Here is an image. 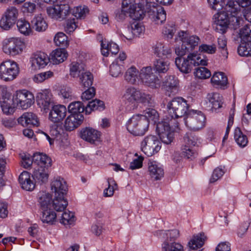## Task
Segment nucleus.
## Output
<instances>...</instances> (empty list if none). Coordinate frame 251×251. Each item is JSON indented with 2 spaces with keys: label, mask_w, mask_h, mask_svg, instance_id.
<instances>
[{
  "label": "nucleus",
  "mask_w": 251,
  "mask_h": 251,
  "mask_svg": "<svg viewBox=\"0 0 251 251\" xmlns=\"http://www.w3.org/2000/svg\"><path fill=\"white\" fill-rule=\"evenodd\" d=\"M145 13H148L155 24H161L166 19L164 8L151 0H140L138 5L131 6L129 8V16L134 20H140L143 19Z\"/></svg>",
  "instance_id": "1"
},
{
  "label": "nucleus",
  "mask_w": 251,
  "mask_h": 251,
  "mask_svg": "<svg viewBox=\"0 0 251 251\" xmlns=\"http://www.w3.org/2000/svg\"><path fill=\"white\" fill-rule=\"evenodd\" d=\"M227 3L225 4L223 9L230 17L231 25L236 27L239 25L240 18V6L246 7L243 11V16L245 20L251 23V0H237L236 1L232 0H227Z\"/></svg>",
  "instance_id": "2"
},
{
  "label": "nucleus",
  "mask_w": 251,
  "mask_h": 251,
  "mask_svg": "<svg viewBox=\"0 0 251 251\" xmlns=\"http://www.w3.org/2000/svg\"><path fill=\"white\" fill-rule=\"evenodd\" d=\"M167 115L166 121L174 124L175 127L178 126L176 119L184 115L187 116L189 110V105L187 101L182 97H176L170 101L167 105Z\"/></svg>",
  "instance_id": "3"
},
{
  "label": "nucleus",
  "mask_w": 251,
  "mask_h": 251,
  "mask_svg": "<svg viewBox=\"0 0 251 251\" xmlns=\"http://www.w3.org/2000/svg\"><path fill=\"white\" fill-rule=\"evenodd\" d=\"M179 56L176 58L175 64L177 68L185 74L191 72L194 67L207 65V60L201 59L199 55L196 53H190L186 57Z\"/></svg>",
  "instance_id": "4"
},
{
  "label": "nucleus",
  "mask_w": 251,
  "mask_h": 251,
  "mask_svg": "<svg viewBox=\"0 0 251 251\" xmlns=\"http://www.w3.org/2000/svg\"><path fill=\"white\" fill-rule=\"evenodd\" d=\"M127 130L134 136H143L148 131L149 122L141 114L132 116L126 123Z\"/></svg>",
  "instance_id": "5"
},
{
  "label": "nucleus",
  "mask_w": 251,
  "mask_h": 251,
  "mask_svg": "<svg viewBox=\"0 0 251 251\" xmlns=\"http://www.w3.org/2000/svg\"><path fill=\"white\" fill-rule=\"evenodd\" d=\"M178 39L182 42L181 47L176 49V53L178 56H184L198 45L200 38L197 36H188L186 31H181L178 33Z\"/></svg>",
  "instance_id": "6"
},
{
  "label": "nucleus",
  "mask_w": 251,
  "mask_h": 251,
  "mask_svg": "<svg viewBox=\"0 0 251 251\" xmlns=\"http://www.w3.org/2000/svg\"><path fill=\"white\" fill-rule=\"evenodd\" d=\"M19 71L16 62L10 60L4 61L0 64V79L5 82L11 81L17 77Z\"/></svg>",
  "instance_id": "7"
},
{
  "label": "nucleus",
  "mask_w": 251,
  "mask_h": 251,
  "mask_svg": "<svg viewBox=\"0 0 251 251\" xmlns=\"http://www.w3.org/2000/svg\"><path fill=\"white\" fill-rule=\"evenodd\" d=\"M184 122L191 130H199L204 126L205 117L201 111L190 110L188 111Z\"/></svg>",
  "instance_id": "8"
},
{
  "label": "nucleus",
  "mask_w": 251,
  "mask_h": 251,
  "mask_svg": "<svg viewBox=\"0 0 251 251\" xmlns=\"http://www.w3.org/2000/svg\"><path fill=\"white\" fill-rule=\"evenodd\" d=\"M25 43L21 39L12 37L5 39L2 42V50L6 54L15 56L22 53Z\"/></svg>",
  "instance_id": "9"
},
{
  "label": "nucleus",
  "mask_w": 251,
  "mask_h": 251,
  "mask_svg": "<svg viewBox=\"0 0 251 251\" xmlns=\"http://www.w3.org/2000/svg\"><path fill=\"white\" fill-rule=\"evenodd\" d=\"M251 29L250 25L247 24L240 30L241 43L238 48V54L242 56H249L251 52Z\"/></svg>",
  "instance_id": "10"
},
{
  "label": "nucleus",
  "mask_w": 251,
  "mask_h": 251,
  "mask_svg": "<svg viewBox=\"0 0 251 251\" xmlns=\"http://www.w3.org/2000/svg\"><path fill=\"white\" fill-rule=\"evenodd\" d=\"M175 127L174 124L167 121L158 122L156 125V132L161 141L165 144H171L174 138L173 129Z\"/></svg>",
  "instance_id": "11"
},
{
  "label": "nucleus",
  "mask_w": 251,
  "mask_h": 251,
  "mask_svg": "<svg viewBox=\"0 0 251 251\" xmlns=\"http://www.w3.org/2000/svg\"><path fill=\"white\" fill-rule=\"evenodd\" d=\"M139 77L146 86L152 89H157L160 86V80L153 72L151 67L142 68L140 72Z\"/></svg>",
  "instance_id": "12"
},
{
  "label": "nucleus",
  "mask_w": 251,
  "mask_h": 251,
  "mask_svg": "<svg viewBox=\"0 0 251 251\" xmlns=\"http://www.w3.org/2000/svg\"><path fill=\"white\" fill-rule=\"evenodd\" d=\"M142 151L148 156H151L159 151L161 143L157 137L149 135L144 138L141 144Z\"/></svg>",
  "instance_id": "13"
},
{
  "label": "nucleus",
  "mask_w": 251,
  "mask_h": 251,
  "mask_svg": "<svg viewBox=\"0 0 251 251\" xmlns=\"http://www.w3.org/2000/svg\"><path fill=\"white\" fill-rule=\"evenodd\" d=\"M12 101L23 109H26L34 102L33 95L26 90L16 91L13 96Z\"/></svg>",
  "instance_id": "14"
},
{
  "label": "nucleus",
  "mask_w": 251,
  "mask_h": 251,
  "mask_svg": "<svg viewBox=\"0 0 251 251\" xmlns=\"http://www.w3.org/2000/svg\"><path fill=\"white\" fill-rule=\"evenodd\" d=\"M18 15V11L15 7H8L0 21V26L4 30H9L15 24Z\"/></svg>",
  "instance_id": "15"
},
{
  "label": "nucleus",
  "mask_w": 251,
  "mask_h": 251,
  "mask_svg": "<svg viewBox=\"0 0 251 251\" xmlns=\"http://www.w3.org/2000/svg\"><path fill=\"white\" fill-rule=\"evenodd\" d=\"M70 12V7L68 4H56L47 8V13L49 17L56 20L63 19Z\"/></svg>",
  "instance_id": "16"
},
{
  "label": "nucleus",
  "mask_w": 251,
  "mask_h": 251,
  "mask_svg": "<svg viewBox=\"0 0 251 251\" xmlns=\"http://www.w3.org/2000/svg\"><path fill=\"white\" fill-rule=\"evenodd\" d=\"M38 105L46 112L53 105L52 95L51 92L48 90L38 93L36 96Z\"/></svg>",
  "instance_id": "17"
},
{
  "label": "nucleus",
  "mask_w": 251,
  "mask_h": 251,
  "mask_svg": "<svg viewBox=\"0 0 251 251\" xmlns=\"http://www.w3.org/2000/svg\"><path fill=\"white\" fill-rule=\"evenodd\" d=\"M218 11L217 14H215L214 17L216 25L215 30L218 32L224 33L228 26L229 24L231 23L230 17L225 12V11Z\"/></svg>",
  "instance_id": "18"
},
{
  "label": "nucleus",
  "mask_w": 251,
  "mask_h": 251,
  "mask_svg": "<svg viewBox=\"0 0 251 251\" xmlns=\"http://www.w3.org/2000/svg\"><path fill=\"white\" fill-rule=\"evenodd\" d=\"M49 113V119L52 122L59 123L62 121L66 115L67 109L63 105H52Z\"/></svg>",
  "instance_id": "19"
},
{
  "label": "nucleus",
  "mask_w": 251,
  "mask_h": 251,
  "mask_svg": "<svg viewBox=\"0 0 251 251\" xmlns=\"http://www.w3.org/2000/svg\"><path fill=\"white\" fill-rule=\"evenodd\" d=\"M50 58L44 52H39L32 55L30 57L31 66L34 69L44 68L49 63Z\"/></svg>",
  "instance_id": "20"
},
{
  "label": "nucleus",
  "mask_w": 251,
  "mask_h": 251,
  "mask_svg": "<svg viewBox=\"0 0 251 251\" xmlns=\"http://www.w3.org/2000/svg\"><path fill=\"white\" fill-rule=\"evenodd\" d=\"M18 122L23 126H38L39 122L37 116L31 112L24 113L18 119Z\"/></svg>",
  "instance_id": "21"
},
{
  "label": "nucleus",
  "mask_w": 251,
  "mask_h": 251,
  "mask_svg": "<svg viewBox=\"0 0 251 251\" xmlns=\"http://www.w3.org/2000/svg\"><path fill=\"white\" fill-rule=\"evenodd\" d=\"M148 171L150 176L154 180H159L164 176V169L162 166L155 161H149Z\"/></svg>",
  "instance_id": "22"
},
{
  "label": "nucleus",
  "mask_w": 251,
  "mask_h": 251,
  "mask_svg": "<svg viewBox=\"0 0 251 251\" xmlns=\"http://www.w3.org/2000/svg\"><path fill=\"white\" fill-rule=\"evenodd\" d=\"M178 84V81L174 76H167L163 82L162 88L165 91L166 95L170 96L177 91Z\"/></svg>",
  "instance_id": "23"
},
{
  "label": "nucleus",
  "mask_w": 251,
  "mask_h": 251,
  "mask_svg": "<svg viewBox=\"0 0 251 251\" xmlns=\"http://www.w3.org/2000/svg\"><path fill=\"white\" fill-rule=\"evenodd\" d=\"M80 135L82 139L93 144L99 140L100 133L93 128L86 127L81 130Z\"/></svg>",
  "instance_id": "24"
},
{
  "label": "nucleus",
  "mask_w": 251,
  "mask_h": 251,
  "mask_svg": "<svg viewBox=\"0 0 251 251\" xmlns=\"http://www.w3.org/2000/svg\"><path fill=\"white\" fill-rule=\"evenodd\" d=\"M51 189L55 196H64L67 191L66 182L62 178H57L51 182Z\"/></svg>",
  "instance_id": "25"
},
{
  "label": "nucleus",
  "mask_w": 251,
  "mask_h": 251,
  "mask_svg": "<svg viewBox=\"0 0 251 251\" xmlns=\"http://www.w3.org/2000/svg\"><path fill=\"white\" fill-rule=\"evenodd\" d=\"M83 120V115L79 114L75 116L71 114L65 120V127L67 130H73L82 123Z\"/></svg>",
  "instance_id": "26"
},
{
  "label": "nucleus",
  "mask_w": 251,
  "mask_h": 251,
  "mask_svg": "<svg viewBox=\"0 0 251 251\" xmlns=\"http://www.w3.org/2000/svg\"><path fill=\"white\" fill-rule=\"evenodd\" d=\"M33 161L36 167L49 168L51 164V158L47 154L40 152L33 154Z\"/></svg>",
  "instance_id": "27"
},
{
  "label": "nucleus",
  "mask_w": 251,
  "mask_h": 251,
  "mask_svg": "<svg viewBox=\"0 0 251 251\" xmlns=\"http://www.w3.org/2000/svg\"><path fill=\"white\" fill-rule=\"evenodd\" d=\"M19 181L22 188L26 191H32L35 184L31 179L30 174L26 171L23 172L19 177Z\"/></svg>",
  "instance_id": "28"
},
{
  "label": "nucleus",
  "mask_w": 251,
  "mask_h": 251,
  "mask_svg": "<svg viewBox=\"0 0 251 251\" xmlns=\"http://www.w3.org/2000/svg\"><path fill=\"white\" fill-rule=\"evenodd\" d=\"M35 181L40 184L46 183L48 180V168L35 167L32 174Z\"/></svg>",
  "instance_id": "29"
},
{
  "label": "nucleus",
  "mask_w": 251,
  "mask_h": 251,
  "mask_svg": "<svg viewBox=\"0 0 251 251\" xmlns=\"http://www.w3.org/2000/svg\"><path fill=\"white\" fill-rule=\"evenodd\" d=\"M153 50L154 53L161 58H169L172 53V50L169 47L161 43H157L153 48Z\"/></svg>",
  "instance_id": "30"
},
{
  "label": "nucleus",
  "mask_w": 251,
  "mask_h": 251,
  "mask_svg": "<svg viewBox=\"0 0 251 251\" xmlns=\"http://www.w3.org/2000/svg\"><path fill=\"white\" fill-rule=\"evenodd\" d=\"M127 30L129 32H132L131 35H125L122 34L121 36L127 40H131L134 36L137 37L142 34L145 30V27L142 23L134 22L131 25V27L128 28Z\"/></svg>",
  "instance_id": "31"
},
{
  "label": "nucleus",
  "mask_w": 251,
  "mask_h": 251,
  "mask_svg": "<svg viewBox=\"0 0 251 251\" xmlns=\"http://www.w3.org/2000/svg\"><path fill=\"white\" fill-rule=\"evenodd\" d=\"M68 54L66 50L63 49H56L51 53L50 60L54 64H58L63 62L67 59Z\"/></svg>",
  "instance_id": "32"
},
{
  "label": "nucleus",
  "mask_w": 251,
  "mask_h": 251,
  "mask_svg": "<svg viewBox=\"0 0 251 251\" xmlns=\"http://www.w3.org/2000/svg\"><path fill=\"white\" fill-rule=\"evenodd\" d=\"M211 83L213 85L225 89L226 88L227 78L222 72L215 73L211 79Z\"/></svg>",
  "instance_id": "33"
},
{
  "label": "nucleus",
  "mask_w": 251,
  "mask_h": 251,
  "mask_svg": "<svg viewBox=\"0 0 251 251\" xmlns=\"http://www.w3.org/2000/svg\"><path fill=\"white\" fill-rule=\"evenodd\" d=\"M139 95V90L131 86L126 89L122 98L125 101L134 103L137 101Z\"/></svg>",
  "instance_id": "34"
},
{
  "label": "nucleus",
  "mask_w": 251,
  "mask_h": 251,
  "mask_svg": "<svg viewBox=\"0 0 251 251\" xmlns=\"http://www.w3.org/2000/svg\"><path fill=\"white\" fill-rule=\"evenodd\" d=\"M161 251H185V250L179 242L165 240L161 245Z\"/></svg>",
  "instance_id": "35"
},
{
  "label": "nucleus",
  "mask_w": 251,
  "mask_h": 251,
  "mask_svg": "<svg viewBox=\"0 0 251 251\" xmlns=\"http://www.w3.org/2000/svg\"><path fill=\"white\" fill-rule=\"evenodd\" d=\"M52 196L48 192L40 191L38 194V202L41 209L50 208Z\"/></svg>",
  "instance_id": "36"
},
{
  "label": "nucleus",
  "mask_w": 251,
  "mask_h": 251,
  "mask_svg": "<svg viewBox=\"0 0 251 251\" xmlns=\"http://www.w3.org/2000/svg\"><path fill=\"white\" fill-rule=\"evenodd\" d=\"M41 220L43 223L53 225L56 220V214L50 208L41 209Z\"/></svg>",
  "instance_id": "37"
},
{
  "label": "nucleus",
  "mask_w": 251,
  "mask_h": 251,
  "mask_svg": "<svg viewBox=\"0 0 251 251\" xmlns=\"http://www.w3.org/2000/svg\"><path fill=\"white\" fill-rule=\"evenodd\" d=\"M207 98L212 105V109L217 110L222 107L224 99L220 94L218 93L208 94Z\"/></svg>",
  "instance_id": "38"
},
{
  "label": "nucleus",
  "mask_w": 251,
  "mask_h": 251,
  "mask_svg": "<svg viewBox=\"0 0 251 251\" xmlns=\"http://www.w3.org/2000/svg\"><path fill=\"white\" fill-rule=\"evenodd\" d=\"M33 29L38 32H43L48 28V24L41 15L35 16L31 21Z\"/></svg>",
  "instance_id": "39"
},
{
  "label": "nucleus",
  "mask_w": 251,
  "mask_h": 251,
  "mask_svg": "<svg viewBox=\"0 0 251 251\" xmlns=\"http://www.w3.org/2000/svg\"><path fill=\"white\" fill-rule=\"evenodd\" d=\"M86 71L84 64L78 62H73L70 66V75L73 77L80 78Z\"/></svg>",
  "instance_id": "40"
},
{
  "label": "nucleus",
  "mask_w": 251,
  "mask_h": 251,
  "mask_svg": "<svg viewBox=\"0 0 251 251\" xmlns=\"http://www.w3.org/2000/svg\"><path fill=\"white\" fill-rule=\"evenodd\" d=\"M205 236L204 233H201L196 236H194L188 243V246L192 250H197L201 248L204 244Z\"/></svg>",
  "instance_id": "41"
},
{
  "label": "nucleus",
  "mask_w": 251,
  "mask_h": 251,
  "mask_svg": "<svg viewBox=\"0 0 251 251\" xmlns=\"http://www.w3.org/2000/svg\"><path fill=\"white\" fill-rule=\"evenodd\" d=\"M68 111L72 115H82V113L85 111V107L80 101H73L68 106Z\"/></svg>",
  "instance_id": "42"
},
{
  "label": "nucleus",
  "mask_w": 251,
  "mask_h": 251,
  "mask_svg": "<svg viewBox=\"0 0 251 251\" xmlns=\"http://www.w3.org/2000/svg\"><path fill=\"white\" fill-rule=\"evenodd\" d=\"M68 205L67 201L64 196H55L52 201V206L56 211H63Z\"/></svg>",
  "instance_id": "43"
},
{
  "label": "nucleus",
  "mask_w": 251,
  "mask_h": 251,
  "mask_svg": "<svg viewBox=\"0 0 251 251\" xmlns=\"http://www.w3.org/2000/svg\"><path fill=\"white\" fill-rule=\"evenodd\" d=\"M139 74L138 70L134 66H131L126 71L125 78L129 83L134 84L139 76Z\"/></svg>",
  "instance_id": "44"
},
{
  "label": "nucleus",
  "mask_w": 251,
  "mask_h": 251,
  "mask_svg": "<svg viewBox=\"0 0 251 251\" xmlns=\"http://www.w3.org/2000/svg\"><path fill=\"white\" fill-rule=\"evenodd\" d=\"M154 68L158 74H165L169 69L170 63L167 61L157 59L154 62Z\"/></svg>",
  "instance_id": "45"
},
{
  "label": "nucleus",
  "mask_w": 251,
  "mask_h": 251,
  "mask_svg": "<svg viewBox=\"0 0 251 251\" xmlns=\"http://www.w3.org/2000/svg\"><path fill=\"white\" fill-rule=\"evenodd\" d=\"M234 137L237 144L241 147H245L248 142L247 136L243 134L239 127L235 128Z\"/></svg>",
  "instance_id": "46"
},
{
  "label": "nucleus",
  "mask_w": 251,
  "mask_h": 251,
  "mask_svg": "<svg viewBox=\"0 0 251 251\" xmlns=\"http://www.w3.org/2000/svg\"><path fill=\"white\" fill-rule=\"evenodd\" d=\"M10 96L9 93H6L5 97L0 101L2 111L6 114H9L13 112V108L11 106V100L9 99Z\"/></svg>",
  "instance_id": "47"
},
{
  "label": "nucleus",
  "mask_w": 251,
  "mask_h": 251,
  "mask_svg": "<svg viewBox=\"0 0 251 251\" xmlns=\"http://www.w3.org/2000/svg\"><path fill=\"white\" fill-rule=\"evenodd\" d=\"M184 140L185 145L189 147L197 146L200 143V138L192 132H187L184 137Z\"/></svg>",
  "instance_id": "48"
},
{
  "label": "nucleus",
  "mask_w": 251,
  "mask_h": 251,
  "mask_svg": "<svg viewBox=\"0 0 251 251\" xmlns=\"http://www.w3.org/2000/svg\"><path fill=\"white\" fill-rule=\"evenodd\" d=\"M93 81V75L89 71H86L79 78V82L81 85L85 87L91 86Z\"/></svg>",
  "instance_id": "49"
},
{
  "label": "nucleus",
  "mask_w": 251,
  "mask_h": 251,
  "mask_svg": "<svg viewBox=\"0 0 251 251\" xmlns=\"http://www.w3.org/2000/svg\"><path fill=\"white\" fill-rule=\"evenodd\" d=\"M17 26L19 31L25 35H29L31 32L30 24L25 20H19L17 23Z\"/></svg>",
  "instance_id": "50"
},
{
  "label": "nucleus",
  "mask_w": 251,
  "mask_h": 251,
  "mask_svg": "<svg viewBox=\"0 0 251 251\" xmlns=\"http://www.w3.org/2000/svg\"><path fill=\"white\" fill-rule=\"evenodd\" d=\"M160 236L163 238H166L165 240L169 241H175L179 235V231L177 229H173L171 230L164 231L161 230L159 232Z\"/></svg>",
  "instance_id": "51"
},
{
  "label": "nucleus",
  "mask_w": 251,
  "mask_h": 251,
  "mask_svg": "<svg viewBox=\"0 0 251 251\" xmlns=\"http://www.w3.org/2000/svg\"><path fill=\"white\" fill-rule=\"evenodd\" d=\"M54 42L56 46L61 47L63 49L68 45L67 36L63 32H58L55 35Z\"/></svg>",
  "instance_id": "52"
},
{
  "label": "nucleus",
  "mask_w": 251,
  "mask_h": 251,
  "mask_svg": "<svg viewBox=\"0 0 251 251\" xmlns=\"http://www.w3.org/2000/svg\"><path fill=\"white\" fill-rule=\"evenodd\" d=\"M144 115H142L146 119L153 121L154 124H157L159 120V114L156 110L152 108H148L144 111Z\"/></svg>",
  "instance_id": "53"
},
{
  "label": "nucleus",
  "mask_w": 251,
  "mask_h": 251,
  "mask_svg": "<svg viewBox=\"0 0 251 251\" xmlns=\"http://www.w3.org/2000/svg\"><path fill=\"white\" fill-rule=\"evenodd\" d=\"M53 76V73L49 71L35 75L33 77V80L36 83H41Z\"/></svg>",
  "instance_id": "54"
},
{
  "label": "nucleus",
  "mask_w": 251,
  "mask_h": 251,
  "mask_svg": "<svg viewBox=\"0 0 251 251\" xmlns=\"http://www.w3.org/2000/svg\"><path fill=\"white\" fill-rule=\"evenodd\" d=\"M123 70V66L118 63V59L114 61L110 66V73L113 77L118 76Z\"/></svg>",
  "instance_id": "55"
},
{
  "label": "nucleus",
  "mask_w": 251,
  "mask_h": 251,
  "mask_svg": "<svg viewBox=\"0 0 251 251\" xmlns=\"http://www.w3.org/2000/svg\"><path fill=\"white\" fill-rule=\"evenodd\" d=\"M195 75L201 79H206L211 76L210 71L204 67H199L196 69L194 72Z\"/></svg>",
  "instance_id": "56"
},
{
  "label": "nucleus",
  "mask_w": 251,
  "mask_h": 251,
  "mask_svg": "<svg viewBox=\"0 0 251 251\" xmlns=\"http://www.w3.org/2000/svg\"><path fill=\"white\" fill-rule=\"evenodd\" d=\"M226 43V40L224 36L222 35L218 38V48L219 50H220L223 56L226 57V58L227 57L228 55Z\"/></svg>",
  "instance_id": "57"
},
{
  "label": "nucleus",
  "mask_w": 251,
  "mask_h": 251,
  "mask_svg": "<svg viewBox=\"0 0 251 251\" xmlns=\"http://www.w3.org/2000/svg\"><path fill=\"white\" fill-rule=\"evenodd\" d=\"M197 153L191 147L185 145L182 148V155L187 159H193L196 157Z\"/></svg>",
  "instance_id": "58"
},
{
  "label": "nucleus",
  "mask_w": 251,
  "mask_h": 251,
  "mask_svg": "<svg viewBox=\"0 0 251 251\" xmlns=\"http://www.w3.org/2000/svg\"><path fill=\"white\" fill-rule=\"evenodd\" d=\"M108 184V188L104 190L103 194L105 197H111L113 195L115 187H117V184L115 182L114 180L112 178L107 179Z\"/></svg>",
  "instance_id": "59"
},
{
  "label": "nucleus",
  "mask_w": 251,
  "mask_h": 251,
  "mask_svg": "<svg viewBox=\"0 0 251 251\" xmlns=\"http://www.w3.org/2000/svg\"><path fill=\"white\" fill-rule=\"evenodd\" d=\"M77 26L75 20L74 18L68 19L66 21L64 25V30L67 33H70L74 31Z\"/></svg>",
  "instance_id": "60"
},
{
  "label": "nucleus",
  "mask_w": 251,
  "mask_h": 251,
  "mask_svg": "<svg viewBox=\"0 0 251 251\" xmlns=\"http://www.w3.org/2000/svg\"><path fill=\"white\" fill-rule=\"evenodd\" d=\"M74 214L70 211L64 212L62 214L60 223L64 225L71 224L74 221Z\"/></svg>",
  "instance_id": "61"
},
{
  "label": "nucleus",
  "mask_w": 251,
  "mask_h": 251,
  "mask_svg": "<svg viewBox=\"0 0 251 251\" xmlns=\"http://www.w3.org/2000/svg\"><path fill=\"white\" fill-rule=\"evenodd\" d=\"M216 50L217 48L215 44H202L199 47V50L201 52H205L209 54H213L216 52Z\"/></svg>",
  "instance_id": "62"
},
{
  "label": "nucleus",
  "mask_w": 251,
  "mask_h": 251,
  "mask_svg": "<svg viewBox=\"0 0 251 251\" xmlns=\"http://www.w3.org/2000/svg\"><path fill=\"white\" fill-rule=\"evenodd\" d=\"M88 11L89 10L87 7L78 6L73 10V15L77 19L82 18L85 16L86 14L88 13Z\"/></svg>",
  "instance_id": "63"
},
{
  "label": "nucleus",
  "mask_w": 251,
  "mask_h": 251,
  "mask_svg": "<svg viewBox=\"0 0 251 251\" xmlns=\"http://www.w3.org/2000/svg\"><path fill=\"white\" fill-rule=\"evenodd\" d=\"M225 173L224 170L221 167L215 169L210 179V182L213 183L221 178Z\"/></svg>",
  "instance_id": "64"
}]
</instances>
